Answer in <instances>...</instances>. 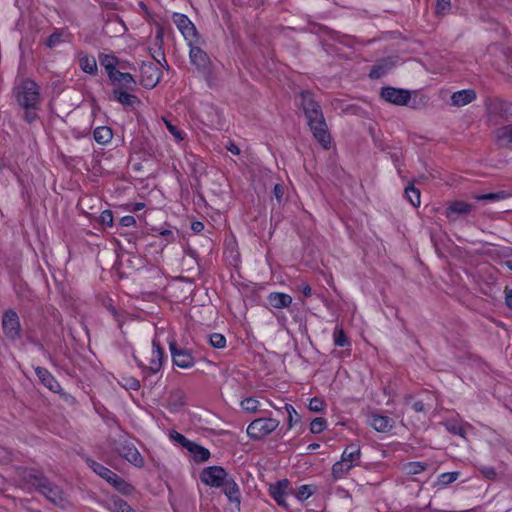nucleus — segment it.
<instances>
[{
  "mask_svg": "<svg viewBox=\"0 0 512 512\" xmlns=\"http://www.w3.org/2000/svg\"><path fill=\"white\" fill-rule=\"evenodd\" d=\"M301 106L314 138L323 148L328 149L331 143V136L328 132V126L320 104L314 100L309 91H305L301 93Z\"/></svg>",
  "mask_w": 512,
  "mask_h": 512,
  "instance_id": "1",
  "label": "nucleus"
},
{
  "mask_svg": "<svg viewBox=\"0 0 512 512\" xmlns=\"http://www.w3.org/2000/svg\"><path fill=\"white\" fill-rule=\"evenodd\" d=\"M14 95L17 103L25 110V120L33 122L37 118L36 110L40 106L39 86L29 78L22 79L15 85Z\"/></svg>",
  "mask_w": 512,
  "mask_h": 512,
  "instance_id": "2",
  "label": "nucleus"
},
{
  "mask_svg": "<svg viewBox=\"0 0 512 512\" xmlns=\"http://www.w3.org/2000/svg\"><path fill=\"white\" fill-rule=\"evenodd\" d=\"M189 45V59L197 71L204 77L207 85L214 88L218 84V78L214 72L213 63L209 55L200 47L194 45V42L188 43Z\"/></svg>",
  "mask_w": 512,
  "mask_h": 512,
  "instance_id": "3",
  "label": "nucleus"
},
{
  "mask_svg": "<svg viewBox=\"0 0 512 512\" xmlns=\"http://www.w3.org/2000/svg\"><path fill=\"white\" fill-rule=\"evenodd\" d=\"M279 426V421L273 418H258L247 427V434L251 439L261 440L271 434Z\"/></svg>",
  "mask_w": 512,
  "mask_h": 512,
  "instance_id": "4",
  "label": "nucleus"
},
{
  "mask_svg": "<svg viewBox=\"0 0 512 512\" xmlns=\"http://www.w3.org/2000/svg\"><path fill=\"white\" fill-rule=\"evenodd\" d=\"M229 477L228 473L223 467L209 466L202 470L200 479L208 486L219 488L225 483Z\"/></svg>",
  "mask_w": 512,
  "mask_h": 512,
  "instance_id": "5",
  "label": "nucleus"
},
{
  "mask_svg": "<svg viewBox=\"0 0 512 512\" xmlns=\"http://www.w3.org/2000/svg\"><path fill=\"white\" fill-rule=\"evenodd\" d=\"M172 19L188 43L197 42L199 40V33L197 32L195 25L185 14L173 13Z\"/></svg>",
  "mask_w": 512,
  "mask_h": 512,
  "instance_id": "6",
  "label": "nucleus"
},
{
  "mask_svg": "<svg viewBox=\"0 0 512 512\" xmlns=\"http://www.w3.org/2000/svg\"><path fill=\"white\" fill-rule=\"evenodd\" d=\"M2 328L7 338L16 340L21 337V324L14 310H7L2 316Z\"/></svg>",
  "mask_w": 512,
  "mask_h": 512,
  "instance_id": "7",
  "label": "nucleus"
},
{
  "mask_svg": "<svg viewBox=\"0 0 512 512\" xmlns=\"http://www.w3.org/2000/svg\"><path fill=\"white\" fill-rule=\"evenodd\" d=\"M380 96L386 102L391 104L404 106L407 105L411 99V93L409 90L400 89L395 87H383L380 92Z\"/></svg>",
  "mask_w": 512,
  "mask_h": 512,
  "instance_id": "8",
  "label": "nucleus"
},
{
  "mask_svg": "<svg viewBox=\"0 0 512 512\" xmlns=\"http://www.w3.org/2000/svg\"><path fill=\"white\" fill-rule=\"evenodd\" d=\"M161 72L152 62L143 63L140 68V83L145 88H154L160 81Z\"/></svg>",
  "mask_w": 512,
  "mask_h": 512,
  "instance_id": "9",
  "label": "nucleus"
},
{
  "mask_svg": "<svg viewBox=\"0 0 512 512\" xmlns=\"http://www.w3.org/2000/svg\"><path fill=\"white\" fill-rule=\"evenodd\" d=\"M169 348L176 366L187 369L194 365V358L189 350L178 348L174 340L169 342Z\"/></svg>",
  "mask_w": 512,
  "mask_h": 512,
  "instance_id": "10",
  "label": "nucleus"
},
{
  "mask_svg": "<svg viewBox=\"0 0 512 512\" xmlns=\"http://www.w3.org/2000/svg\"><path fill=\"white\" fill-rule=\"evenodd\" d=\"M289 481L287 479H282L275 484L270 485L269 493L270 496L277 502V504L283 508H289V504L287 502V498L289 494L286 489L288 488Z\"/></svg>",
  "mask_w": 512,
  "mask_h": 512,
  "instance_id": "11",
  "label": "nucleus"
},
{
  "mask_svg": "<svg viewBox=\"0 0 512 512\" xmlns=\"http://www.w3.org/2000/svg\"><path fill=\"white\" fill-rule=\"evenodd\" d=\"M487 111L491 116L508 118L512 115V104L495 98L487 102Z\"/></svg>",
  "mask_w": 512,
  "mask_h": 512,
  "instance_id": "12",
  "label": "nucleus"
},
{
  "mask_svg": "<svg viewBox=\"0 0 512 512\" xmlns=\"http://www.w3.org/2000/svg\"><path fill=\"white\" fill-rule=\"evenodd\" d=\"M369 425L374 428L377 432L386 433L389 432L395 422L389 416L383 415L379 412H372L368 418Z\"/></svg>",
  "mask_w": 512,
  "mask_h": 512,
  "instance_id": "13",
  "label": "nucleus"
},
{
  "mask_svg": "<svg viewBox=\"0 0 512 512\" xmlns=\"http://www.w3.org/2000/svg\"><path fill=\"white\" fill-rule=\"evenodd\" d=\"M448 432L454 435H458L464 439H466V429L471 428L472 426L469 423L462 422L459 415L453 418H447L440 422Z\"/></svg>",
  "mask_w": 512,
  "mask_h": 512,
  "instance_id": "14",
  "label": "nucleus"
},
{
  "mask_svg": "<svg viewBox=\"0 0 512 512\" xmlns=\"http://www.w3.org/2000/svg\"><path fill=\"white\" fill-rule=\"evenodd\" d=\"M40 488L39 492L55 505L64 506L65 497L63 491L49 480Z\"/></svg>",
  "mask_w": 512,
  "mask_h": 512,
  "instance_id": "15",
  "label": "nucleus"
},
{
  "mask_svg": "<svg viewBox=\"0 0 512 512\" xmlns=\"http://www.w3.org/2000/svg\"><path fill=\"white\" fill-rule=\"evenodd\" d=\"M119 454L135 467L141 468L144 466V459L133 444H123L119 448Z\"/></svg>",
  "mask_w": 512,
  "mask_h": 512,
  "instance_id": "16",
  "label": "nucleus"
},
{
  "mask_svg": "<svg viewBox=\"0 0 512 512\" xmlns=\"http://www.w3.org/2000/svg\"><path fill=\"white\" fill-rule=\"evenodd\" d=\"M164 351L161 348L160 342L157 338H154L152 341V355L149 360V365L145 366L151 373L156 374L160 371L162 367Z\"/></svg>",
  "mask_w": 512,
  "mask_h": 512,
  "instance_id": "17",
  "label": "nucleus"
},
{
  "mask_svg": "<svg viewBox=\"0 0 512 512\" xmlns=\"http://www.w3.org/2000/svg\"><path fill=\"white\" fill-rule=\"evenodd\" d=\"M109 79L118 90H134L136 87V80L130 73L118 70L113 77H110Z\"/></svg>",
  "mask_w": 512,
  "mask_h": 512,
  "instance_id": "18",
  "label": "nucleus"
},
{
  "mask_svg": "<svg viewBox=\"0 0 512 512\" xmlns=\"http://www.w3.org/2000/svg\"><path fill=\"white\" fill-rule=\"evenodd\" d=\"M35 372L40 382L50 391L58 393L61 390V386L58 381L46 368L36 367Z\"/></svg>",
  "mask_w": 512,
  "mask_h": 512,
  "instance_id": "19",
  "label": "nucleus"
},
{
  "mask_svg": "<svg viewBox=\"0 0 512 512\" xmlns=\"http://www.w3.org/2000/svg\"><path fill=\"white\" fill-rule=\"evenodd\" d=\"M476 97V92L473 89L459 90L451 95V105L462 107L473 102Z\"/></svg>",
  "mask_w": 512,
  "mask_h": 512,
  "instance_id": "20",
  "label": "nucleus"
},
{
  "mask_svg": "<svg viewBox=\"0 0 512 512\" xmlns=\"http://www.w3.org/2000/svg\"><path fill=\"white\" fill-rule=\"evenodd\" d=\"M341 459L346 462L350 467H355L360 464L361 449L356 443L349 444L342 452Z\"/></svg>",
  "mask_w": 512,
  "mask_h": 512,
  "instance_id": "21",
  "label": "nucleus"
},
{
  "mask_svg": "<svg viewBox=\"0 0 512 512\" xmlns=\"http://www.w3.org/2000/svg\"><path fill=\"white\" fill-rule=\"evenodd\" d=\"M221 487H223V492L227 496L228 500L239 506L241 502V493L235 480L229 476Z\"/></svg>",
  "mask_w": 512,
  "mask_h": 512,
  "instance_id": "22",
  "label": "nucleus"
},
{
  "mask_svg": "<svg viewBox=\"0 0 512 512\" xmlns=\"http://www.w3.org/2000/svg\"><path fill=\"white\" fill-rule=\"evenodd\" d=\"M496 143L503 148L512 149V124L495 130Z\"/></svg>",
  "mask_w": 512,
  "mask_h": 512,
  "instance_id": "23",
  "label": "nucleus"
},
{
  "mask_svg": "<svg viewBox=\"0 0 512 512\" xmlns=\"http://www.w3.org/2000/svg\"><path fill=\"white\" fill-rule=\"evenodd\" d=\"M23 478L28 484L35 487L38 491L40 488H45L44 484L48 480L42 473L34 469L26 470L23 474Z\"/></svg>",
  "mask_w": 512,
  "mask_h": 512,
  "instance_id": "24",
  "label": "nucleus"
},
{
  "mask_svg": "<svg viewBox=\"0 0 512 512\" xmlns=\"http://www.w3.org/2000/svg\"><path fill=\"white\" fill-rule=\"evenodd\" d=\"M269 304L277 309L289 307L292 303V297L285 293L273 292L268 296Z\"/></svg>",
  "mask_w": 512,
  "mask_h": 512,
  "instance_id": "25",
  "label": "nucleus"
},
{
  "mask_svg": "<svg viewBox=\"0 0 512 512\" xmlns=\"http://www.w3.org/2000/svg\"><path fill=\"white\" fill-rule=\"evenodd\" d=\"M70 36L71 34L67 28L55 29L54 32L48 37L46 45L52 49L57 45L67 41Z\"/></svg>",
  "mask_w": 512,
  "mask_h": 512,
  "instance_id": "26",
  "label": "nucleus"
},
{
  "mask_svg": "<svg viewBox=\"0 0 512 512\" xmlns=\"http://www.w3.org/2000/svg\"><path fill=\"white\" fill-rule=\"evenodd\" d=\"M86 463L97 475L105 479L108 483L115 477V472L90 458L86 459Z\"/></svg>",
  "mask_w": 512,
  "mask_h": 512,
  "instance_id": "27",
  "label": "nucleus"
},
{
  "mask_svg": "<svg viewBox=\"0 0 512 512\" xmlns=\"http://www.w3.org/2000/svg\"><path fill=\"white\" fill-rule=\"evenodd\" d=\"M473 209L471 204H468L464 201H454L447 208V217H451L453 214L457 215H467Z\"/></svg>",
  "mask_w": 512,
  "mask_h": 512,
  "instance_id": "28",
  "label": "nucleus"
},
{
  "mask_svg": "<svg viewBox=\"0 0 512 512\" xmlns=\"http://www.w3.org/2000/svg\"><path fill=\"white\" fill-rule=\"evenodd\" d=\"M106 507L111 512H137L126 501L119 497L111 498Z\"/></svg>",
  "mask_w": 512,
  "mask_h": 512,
  "instance_id": "29",
  "label": "nucleus"
},
{
  "mask_svg": "<svg viewBox=\"0 0 512 512\" xmlns=\"http://www.w3.org/2000/svg\"><path fill=\"white\" fill-rule=\"evenodd\" d=\"M113 95L119 103L125 106H134L135 104L140 103V100L137 96L127 93L124 90L114 89Z\"/></svg>",
  "mask_w": 512,
  "mask_h": 512,
  "instance_id": "30",
  "label": "nucleus"
},
{
  "mask_svg": "<svg viewBox=\"0 0 512 512\" xmlns=\"http://www.w3.org/2000/svg\"><path fill=\"white\" fill-rule=\"evenodd\" d=\"M99 62H100V65L105 68L109 78L113 77V75L118 71L116 69L118 60L115 56L101 54L99 56Z\"/></svg>",
  "mask_w": 512,
  "mask_h": 512,
  "instance_id": "31",
  "label": "nucleus"
},
{
  "mask_svg": "<svg viewBox=\"0 0 512 512\" xmlns=\"http://www.w3.org/2000/svg\"><path fill=\"white\" fill-rule=\"evenodd\" d=\"M187 450L193 455L196 462H205L210 458L209 450L194 442L190 444Z\"/></svg>",
  "mask_w": 512,
  "mask_h": 512,
  "instance_id": "32",
  "label": "nucleus"
},
{
  "mask_svg": "<svg viewBox=\"0 0 512 512\" xmlns=\"http://www.w3.org/2000/svg\"><path fill=\"white\" fill-rule=\"evenodd\" d=\"M79 66L88 74L95 75L97 73V62L93 56L80 55Z\"/></svg>",
  "mask_w": 512,
  "mask_h": 512,
  "instance_id": "33",
  "label": "nucleus"
},
{
  "mask_svg": "<svg viewBox=\"0 0 512 512\" xmlns=\"http://www.w3.org/2000/svg\"><path fill=\"white\" fill-rule=\"evenodd\" d=\"M93 136L94 140L98 144H107L111 141L113 133L111 128L107 126H100L94 129Z\"/></svg>",
  "mask_w": 512,
  "mask_h": 512,
  "instance_id": "34",
  "label": "nucleus"
},
{
  "mask_svg": "<svg viewBox=\"0 0 512 512\" xmlns=\"http://www.w3.org/2000/svg\"><path fill=\"white\" fill-rule=\"evenodd\" d=\"M352 468L353 467H350L349 464L343 462V460L341 459L340 461H337L336 463L333 464L331 476L334 481H337L343 478L345 475H347Z\"/></svg>",
  "mask_w": 512,
  "mask_h": 512,
  "instance_id": "35",
  "label": "nucleus"
},
{
  "mask_svg": "<svg viewBox=\"0 0 512 512\" xmlns=\"http://www.w3.org/2000/svg\"><path fill=\"white\" fill-rule=\"evenodd\" d=\"M510 196H511V194L509 192L502 190V191H498V192H494V193L473 195L472 198L477 201H483V200L500 201V200L507 199Z\"/></svg>",
  "mask_w": 512,
  "mask_h": 512,
  "instance_id": "36",
  "label": "nucleus"
},
{
  "mask_svg": "<svg viewBox=\"0 0 512 512\" xmlns=\"http://www.w3.org/2000/svg\"><path fill=\"white\" fill-rule=\"evenodd\" d=\"M428 468V464L425 462H408L403 465V470L406 475H417L424 472Z\"/></svg>",
  "mask_w": 512,
  "mask_h": 512,
  "instance_id": "37",
  "label": "nucleus"
},
{
  "mask_svg": "<svg viewBox=\"0 0 512 512\" xmlns=\"http://www.w3.org/2000/svg\"><path fill=\"white\" fill-rule=\"evenodd\" d=\"M110 484L120 493L125 495H128L133 491V486L127 483L123 478H121L117 474H115V477L112 478Z\"/></svg>",
  "mask_w": 512,
  "mask_h": 512,
  "instance_id": "38",
  "label": "nucleus"
},
{
  "mask_svg": "<svg viewBox=\"0 0 512 512\" xmlns=\"http://www.w3.org/2000/svg\"><path fill=\"white\" fill-rule=\"evenodd\" d=\"M391 68V62L383 61L382 63L373 66L369 73V77L372 79H379L383 77Z\"/></svg>",
  "mask_w": 512,
  "mask_h": 512,
  "instance_id": "39",
  "label": "nucleus"
},
{
  "mask_svg": "<svg viewBox=\"0 0 512 512\" xmlns=\"http://www.w3.org/2000/svg\"><path fill=\"white\" fill-rule=\"evenodd\" d=\"M333 342L335 346L345 347L350 344L349 339L347 338L343 328L341 326H336L333 332Z\"/></svg>",
  "mask_w": 512,
  "mask_h": 512,
  "instance_id": "40",
  "label": "nucleus"
},
{
  "mask_svg": "<svg viewBox=\"0 0 512 512\" xmlns=\"http://www.w3.org/2000/svg\"><path fill=\"white\" fill-rule=\"evenodd\" d=\"M405 195H406L408 201L414 207H418L420 205V191L418 189H416L414 186L406 187Z\"/></svg>",
  "mask_w": 512,
  "mask_h": 512,
  "instance_id": "41",
  "label": "nucleus"
},
{
  "mask_svg": "<svg viewBox=\"0 0 512 512\" xmlns=\"http://www.w3.org/2000/svg\"><path fill=\"white\" fill-rule=\"evenodd\" d=\"M209 343L213 348L222 349L226 346V338L220 333L209 335Z\"/></svg>",
  "mask_w": 512,
  "mask_h": 512,
  "instance_id": "42",
  "label": "nucleus"
},
{
  "mask_svg": "<svg viewBox=\"0 0 512 512\" xmlns=\"http://www.w3.org/2000/svg\"><path fill=\"white\" fill-rule=\"evenodd\" d=\"M326 426H327L326 420L322 417H317L311 421L310 431L313 434H319L326 429Z\"/></svg>",
  "mask_w": 512,
  "mask_h": 512,
  "instance_id": "43",
  "label": "nucleus"
},
{
  "mask_svg": "<svg viewBox=\"0 0 512 512\" xmlns=\"http://www.w3.org/2000/svg\"><path fill=\"white\" fill-rule=\"evenodd\" d=\"M240 405L244 411L254 413L258 410L259 401L254 398H245Z\"/></svg>",
  "mask_w": 512,
  "mask_h": 512,
  "instance_id": "44",
  "label": "nucleus"
},
{
  "mask_svg": "<svg viewBox=\"0 0 512 512\" xmlns=\"http://www.w3.org/2000/svg\"><path fill=\"white\" fill-rule=\"evenodd\" d=\"M313 494L311 485H301L295 493L296 498L299 501L307 500Z\"/></svg>",
  "mask_w": 512,
  "mask_h": 512,
  "instance_id": "45",
  "label": "nucleus"
},
{
  "mask_svg": "<svg viewBox=\"0 0 512 512\" xmlns=\"http://www.w3.org/2000/svg\"><path fill=\"white\" fill-rule=\"evenodd\" d=\"M459 473L458 472H446L442 473L439 477V482L443 485H448L457 480Z\"/></svg>",
  "mask_w": 512,
  "mask_h": 512,
  "instance_id": "46",
  "label": "nucleus"
},
{
  "mask_svg": "<svg viewBox=\"0 0 512 512\" xmlns=\"http://www.w3.org/2000/svg\"><path fill=\"white\" fill-rule=\"evenodd\" d=\"M171 439L174 440L175 442L181 444L184 448L188 449V447L190 446V444H192L193 442L188 440L184 435H182L181 433H178L176 431H174L173 433H171Z\"/></svg>",
  "mask_w": 512,
  "mask_h": 512,
  "instance_id": "47",
  "label": "nucleus"
},
{
  "mask_svg": "<svg viewBox=\"0 0 512 512\" xmlns=\"http://www.w3.org/2000/svg\"><path fill=\"white\" fill-rule=\"evenodd\" d=\"M284 409L288 414V429H291L293 427L294 417H298V413L295 408L288 403L284 405Z\"/></svg>",
  "mask_w": 512,
  "mask_h": 512,
  "instance_id": "48",
  "label": "nucleus"
},
{
  "mask_svg": "<svg viewBox=\"0 0 512 512\" xmlns=\"http://www.w3.org/2000/svg\"><path fill=\"white\" fill-rule=\"evenodd\" d=\"M308 407L313 412H320L324 408V402L321 399L314 397L310 400Z\"/></svg>",
  "mask_w": 512,
  "mask_h": 512,
  "instance_id": "49",
  "label": "nucleus"
},
{
  "mask_svg": "<svg viewBox=\"0 0 512 512\" xmlns=\"http://www.w3.org/2000/svg\"><path fill=\"white\" fill-rule=\"evenodd\" d=\"M450 0H437L436 2V12L437 14H445L450 10Z\"/></svg>",
  "mask_w": 512,
  "mask_h": 512,
  "instance_id": "50",
  "label": "nucleus"
},
{
  "mask_svg": "<svg viewBox=\"0 0 512 512\" xmlns=\"http://www.w3.org/2000/svg\"><path fill=\"white\" fill-rule=\"evenodd\" d=\"M100 222L107 226L113 225V213L110 210H104L100 215Z\"/></svg>",
  "mask_w": 512,
  "mask_h": 512,
  "instance_id": "51",
  "label": "nucleus"
},
{
  "mask_svg": "<svg viewBox=\"0 0 512 512\" xmlns=\"http://www.w3.org/2000/svg\"><path fill=\"white\" fill-rule=\"evenodd\" d=\"M165 124L169 132L177 139L183 140L182 132L171 122L165 120Z\"/></svg>",
  "mask_w": 512,
  "mask_h": 512,
  "instance_id": "52",
  "label": "nucleus"
},
{
  "mask_svg": "<svg viewBox=\"0 0 512 512\" xmlns=\"http://www.w3.org/2000/svg\"><path fill=\"white\" fill-rule=\"evenodd\" d=\"M490 49L499 50L501 55L507 60L508 64L512 66V52L509 49L498 46H492Z\"/></svg>",
  "mask_w": 512,
  "mask_h": 512,
  "instance_id": "53",
  "label": "nucleus"
},
{
  "mask_svg": "<svg viewBox=\"0 0 512 512\" xmlns=\"http://www.w3.org/2000/svg\"><path fill=\"white\" fill-rule=\"evenodd\" d=\"M481 474L487 479H493L496 476V471L491 466H483L480 468Z\"/></svg>",
  "mask_w": 512,
  "mask_h": 512,
  "instance_id": "54",
  "label": "nucleus"
},
{
  "mask_svg": "<svg viewBox=\"0 0 512 512\" xmlns=\"http://www.w3.org/2000/svg\"><path fill=\"white\" fill-rule=\"evenodd\" d=\"M159 236L163 237L167 243L175 241V235L172 230L165 229L159 232Z\"/></svg>",
  "mask_w": 512,
  "mask_h": 512,
  "instance_id": "55",
  "label": "nucleus"
},
{
  "mask_svg": "<svg viewBox=\"0 0 512 512\" xmlns=\"http://www.w3.org/2000/svg\"><path fill=\"white\" fill-rule=\"evenodd\" d=\"M135 223H136L135 218L130 215L122 217L119 222V224L123 227H130V226L135 225Z\"/></svg>",
  "mask_w": 512,
  "mask_h": 512,
  "instance_id": "56",
  "label": "nucleus"
},
{
  "mask_svg": "<svg viewBox=\"0 0 512 512\" xmlns=\"http://www.w3.org/2000/svg\"><path fill=\"white\" fill-rule=\"evenodd\" d=\"M124 386L127 389L137 390L140 387V382L135 378H129Z\"/></svg>",
  "mask_w": 512,
  "mask_h": 512,
  "instance_id": "57",
  "label": "nucleus"
},
{
  "mask_svg": "<svg viewBox=\"0 0 512 512\" xmlns=\"http://www.w3.org/2000/svg\"><path fill=\"white\" fill-rule=\"evenodd\" d=\"M226 149L234 154V155H239L240 154V148L233 142H229L227 145H226Z\"/></svg>",
  "mask_w": 512,
  "mask_h": 512,
  "instance_id": "58",
  "label": "nucleus"
},
{
  "mask_svg": "<svg viewBox=\"0 0 512 512\" xmlns=\"http://www.w3.org/2000/svg\"><path fill=\"white\" fill-rule=\"evenodd\" d=\"M505 303L507 307L512 309V289L506 288L505 290Z\"/></svg>",
  "mask_w": 512,
  "mask_h": 512,
  "instance_id": "59",
  "label": "nucleus"
},
{
  "mask_svg": "<svg viewBox=\"0 0 512 512\" xmlns=\"http://www.w3.org/2000/svg\"><path fill=\"white\" fill-rule=\"evenodd\" d=\"M191 229L196 233H200L204 229V224L200 221H194L191 224Z\"/></svg>",
  "mask_w": 512,
  "mask_h": 512,
  "instance_id": "60",
  "label": "nucleus"
},
{
  "mask_svg": "<svg viewBox=\"0 0 512 512\" xmlns=\"http://www.w3.org/2000/svg\"><path fill=\"white\" fill-rule=\"evenodd\" d=\"M412 409L415 412H423L424 411V403L422 401H415L412 404Z\"/></svg>",
  "mask_w": 512,
  "mask_h": 512,
  "instance_id": "61",
  "label": "nucleus"
},
{
  "mask_svg": "<svg viewBox=\"0 0 512 512\" xmlns=\"http://www.w3.org/2000/svg\"><path fill=\"white\" fill-rule=\"evenodd\" d=\"M302 293L305 297H309L312 294V289L309 285H304L302 288Z\"/></svg>",
  "mask_w": 512,
  "mask_h": 512,
  "instance_id": "62",
  "label": "nucleus"
},
{
  "mask_svg": "<svg viewBox=\"0 0 512 512\" xmlns=\"http://www.w3.org/2000/svg\"><path fill=\"white\" fill-rule=\"evenodd\" d=\"M274 193H275V196L279 199L281 198L282 194H283V191H282V188L280 185H276L274 187Z\"/></svg>",
  "mask_w": 512,
  "mask_h": 512,
  "instance_id": "63",
  "label": "nucleus"
},
{
  "mask_svg": "<svg viewBox=\"0 0 512 512\" xmlns=\"http://www.w3.org/2000/svg\"><path fill=\"white\" fill-rule=\"evenodd\" d=\"M144 206H145V204L142 202L135 203L133 205L132 211H139V210L143 209Z\"/></svg>",
  "mask_w": 512,
  "mask_h": 512,
  "instance_id": "64",
  "label": "nucleus"
}]
</instances>
